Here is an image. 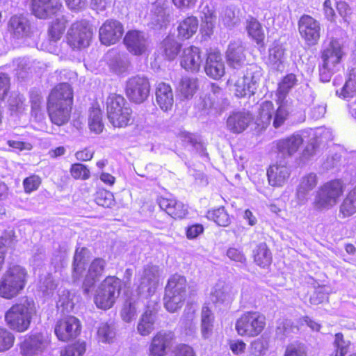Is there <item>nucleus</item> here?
Masks as SVG:
<instances>
[{"mask_svg":"<svg viewBox=\"0 0 356 356\" xmlns=\"http://www.w3.org/2000/svg\"><path fill=\"white\" fill-rule=\"evenodd\" d=\"M95 151L89 147H84L75 152V157L80 161H91L94 156Z\"/></svg>","mask_w":356,"mask_h":356,"instance_id":"56","label":"nucleus"},{"mask_svg":"<svg viewBox=\"0 0 356 356\" xmlns=\"http://www.w3.org/2000/svg\"><path fill=\"white\" fill-rule=\"evenodd\" d=\"M298 29L301 39L309 47L316 45L321 38L320 22L308 14L302 15L298 21Z\"/></svg>","mask_w":356,"mask_h":356,"instance_id":"13","label":"nucleus"},{"mask_svg":"<svg viewBox=\"0 0 356 356\" xmlns=\"http://www.w3.org/2000/svg\"><path fill=\"white\" fill-rule=\"evenodd\" d=\"M227 83L234 88L235 95L239 98L250 97L254 94L256 82L253 81L252 76L243 75L237 78L236 74H232Z\"/></svg>","mask_w":356,"mask_h":356,"instance_id":"20","label":"nucleus"},{"mask_svg":"<svg viewBox=\"0 0 356 356\" xmlns=\"http://www.w3.org/2000/svg\"><path fill=\"white\" fill-rule=\"evenodd\" d=\"M86 351V343L76 341L65 346L60 356H82Z\"/></svg>","mask_w":356,"mask_h":356,"instance_id":"50","label":"nucleus"},{"mask_svg":"<svg viewBox=\"0 0 356 356\" xmlns=\"http://www.w3.org/2000/svg\"><path fill=\"white\" fill-rule=\"evenodd\" d=\"M154 318L151 313L145 312L140 317L137 329L142 336L149 335L154 329Z\"/></svg>","mask_w":356,"mask_h":356,"instance_id":"45","label":"nucleus"},{"mask_svg":"<svg viewBox=\"0 0 356 356\" xmlns=\"http://www.w3.org/2000/svg\"><path fill=\"white\" fill-rule=\"evenodd\" d=\"M188 282L186 277L175 273L168 280L165 291L186 295Z\"/></svg>","mask_w":356,"mask_h":356,"instance_id":"38","label":"nucleus"},{"mask_svg":"<svg viewBox=\"0 0 356 356\" xmlns=\"http://www.w3.org/2000/svg\"><path fill=\"white\" fill-rule=\"evenodd\" d=\"M105 109L109 123L118 129H124L136 123L131 106L120 94L110 93L106 99Z\"/></svg>","mask_w":356,"mask_h":356,"instance_id":"3","label":"nucleus"},{"mask_svg":"<svg viewBox=\"0 0 356 356\" xmlns=\"http://www.w3.org/2000/svg\"><path fill=\"white\" fill-rule=\"evenodd\" d=\"M67 24L68 20L64 15L51 22L47 31L49 41L57 42L60 40L66 30Z\"/></svg>","mask_w":356,"mask_h":356,"instance_id":"33","label":"nucleus"},{"mask_svg":"<svg viewBox=\"0 0 356 356\" xmlns=\"http://www.w3.org/2000/svg\"><path fill=\"white\" fill-rule=\"evenodd\" d=\"M86 248H76L73 257L72 276L74 280H80L86 270Z\"/></svg>","mask_w":356,"mask_h":356,"instance_id":"35","label":"nucleus"},{"mask_svg":"<svg viewBox=\"0 0 356 356\" xmlns=\"http://www.w3.org/2000/svg\"><path fill=\"white\" fill-rule=\"evenodd\" d=\"M15 336L6 328L0 327V353L10 349L15 343Z\"/></svg>","mask_w":356,"mask_h":356,"instance_id":"48","label":"nucleus"},{"mask_svg":"<svg viewBox=\"0 0 356 356\" xmlns=\"http://www.w3.org/2000/svg\"><path fill=\"white\" fill-rule=\"evenodd\" d=\"M171 211L169 212L168 215L175 220H181L186 218L188 213L186 205L177 199H175V204L171 209Z\"/></svg>","mask_w":356,"mask_h":356,"instance_id":"51","label":"nucleus"},{"mask_svg":"<svg viewBox=\"0 0 356 356\" xmlns=\"http://www.w3.org/2000/svg\"><path fill=\"white\" fill-rule=\"evenodd\" d=\"M175 341V334L171 331L161 330L151 339L148 356H166L168 350Z\"/></svg>","mask_w":356,"mask_h":356,"instance_id":"17","label":"nucleus"},{"mask_svg":"<svg viewBox=\"0 0 356 356\" xmlns=\"http://www.w3.org/2000/svg\"><path fill=\"white\" fill-rule=\"evenodd\" d=\"M198 0H171L172 3L179 10L193 8Z\"/></svg>","mask_w":356,"mask_h":356,"instance_id":"64","label":"nucleus"},{"mask_svg":"<svg viewBox=\"0 0 356 356\" xmlns=\"http://www.w3.org/2000/svg\"><path fill=\"white\" fill-rule=\"evenodd\" d=\"M323 10L325 18L331 22H334L336 19V13L332 8L331 0H325L323 4Z\"/></svg>","mask_w":356,"mask_h":356,"instance_id":"61","label":"nucleus"},{"mask_svg":"<svg viewBox=\"0 0 356 356\" xmlns=\"http://www.w3.org/2000/svg\"><path fill=\"white\" fill-rule=\"evenodd\" d=\"M211 299L214 305L222 304L226 300V293L221 289H215L211 293Z\"/></svg>","mask_w":356,"mask_h":356,"instance_id":"63","label":"nucleus"},{"mask_svg":"<svg viewBox=\"0 0 356 356\" xmlns=\"http://www.w3.org/2000/svg\"><path fill=\"white\" fill-rule=\"evenodd\" d=\"M123 43L127 50L132 55L138 56L148 52L147 40L142 31H127L123 38Z\"/></svg>","mask_w":356,"mask_h":356,"instance_id":"15","label":"nucleus"},{"mask_svg":"<svg viewBox=\"0 0 356 356\" xmlns=\"http://www.w3.org/2000/svg\"><path fill=\"white\" fill-rule=\"evenodd\" d=\"M121 291V280L114 275L106 276L98 287L94 296L95 304L99 309H108L114 305Z\"/></svg>","mask_w":356,"mask_h":356,"instance_id":"7","label":"nucleus"},{"mask_svg":"<svg viewBox=\"0 0 356 356\" xmlns=\"http://www.w3.org/2000/svg\"><path fill=\"white\" fill-rule=\"evenodd\" d=\"M227 257L235 262L244 263L246 258L243 252L236 248L231 247L227 251Z\"/></svg>","mask_w":356,"mask_h":356,"instance_id":"58","label":"nucleus"},{"mask_svg":"<svg viewBox=\"0 0 356 356\" xmlns=\"http://www.w3.org/2000/svg\"><path fill=\"white\" fill-rule=\"evenodd\" d=\"M198 79L182 77L177 88V95L183 100L191 99L198 90Z\"/></svg>","mask_w":356,"mask_h":356,"instance_id":"29","label":"nucleus"},{"mask_svg":"<svg viewBox=\"0 0 356 356\" xmlns=\"http://www.w3.org/2000/svg\"><path fill=\"white\" fill-rule=\"evenodd\" d=\"M336 8L339 14L343 18L345 21L351 15L352 9L347 2L345 1H339L335 3Z\"/></svg>","mask_w":356,"mask_h":356,"instance_id":"57","label":"nucleus"},{"mask_svg":"<svg viewBox=\"0 0 356 356\" xmlns=\"http://www.w3.org/2000/svg\"><path fill=\"white\" fill-rule=\"evenodd\" d=\"M25 268L17 264L9 265L0 279V297L12 300L18 296L27 283Z\"/></svg>","mask_w":356,"mask_h":356,"instance_id":"4","label":"nucleus"},{"mask_svg":"<svg viewBox=\"0 0 356 356\" xmlns=\"http://www.w3.org/2000/svg\"><path fill=\"white\" fill-rule=\"evenodd\" d=\"M172 356H196V353L188 344L179 343L173 349Z\"/></svg>","mask_w":356,"mask_h":356,"instance_id":"52","label":"nucleus"},{"mask_svg":"<svg viewBox=\"0 0 356 356\" xmlns=\"http://www.w3.org/2000/svg\"><path fill=\"white\" fill-rule=\"evenodd\" d=\"M303 140L300 136L292 135L288 138L278 140L277 148L282 156H291L298 150Z\"/></svg>","mask_w":356,"mask_h":356,"instance_id":"30","label":"nucleus"},{"mask_svg":"<svg viewBox=\"0 0 356 356\" xmlns=\"http://www.w3.org/2000/svg\"><path fill=\"white\" fill-rule=\"evenodd\" d=\"M179 63L182 68L192 73L200 72L202 63V52L200 47L190 45L181 51Z\"/></svg>","mask_w":356,"mask_h":356,"instance_id":"16","label":"nucleus"},{"mask_svg":"<svg viewBox=\"0 0 356 356\" xmlns=\"http://www.w3.org/2000/svg\"><path fill=\"white\" fill-rule=\"evenodd\" d=\"M343 56L341 46L337 41H331L329 46L321 52V63L318 69L322 82H329Z\"/></svg>","mask_w":356,"mask_h":356,"instance_id":"8","label":"nucleus"},{"mask_svg":"<svg viewBox=\"0 0 356 356\" xmlns=\"http://www.w3.org/2000/svg\"><path fill=\"white\" fill-rule=\"evenodd\" d=\"M245 29L248 38L255 43L259 48L266 46V34L263 24L254 17L249 16L245 21Z\"/></svg>","mask_w":356,"mask_h":356,"instance_id":"24","label":"nucleus"},{"mask_svg":"<svg viewBox=\"0 0 356 356\" xmlns=\"http://www.w3.org/2000/svg\"><path fill=\"white\" fill-rule=\"evenodd\" d=\"M10 79L5 74H0V102L4 100L10 90Z\"/></svg>","mask_w":356,"mask_h":356,"instance_id":"60","label":"nucleus"},{"mask_svg":"<svg viewBox=\"0 0 356 356\" xmlns=\"http://www.w3.org/2000/svg\"><path fill=\"white\" fill-rule=\"evenodd\" d=\"M186 295L165 291L163 301L165 308L170 312H175L184 306Z\"/></svg>","mask_w":356,"mask_h":356,"instance_id":"40","label":"nucleus"},{"mask_svg":"<svg viewBox=\"0 0 356 356\" xmlns=\"http://www.w3.org/2000/svg\"><path fill=\"white\" fill-rule=\"evenodd\" d=\"M229 348L236 355L245 353L246 349V343L242 339H236L229 343Z\"/></svg>","mask_w":356,"mask_h":356,"instance_id":"62","label":"nucleus"},{"mask_svg":"<svg viewBox=\"0 0 356 356\" xmlns=\"http://www.w3.org/2000/svg\"><path fill=\"white\" fill-rule=\"evenodd\" d=\"M92 35V29L88 22L78 20L73 22L68 29L65 42L73 51L81 50L90 45Z\"/></svg>","mask_w":356,"mask_h":356,"instance_id":"9","label":"nucleus"},{"mask_svg":"<svg viewBox=\"0 0 356 356\" xmlns=\"http://www.w3.org/2000/svg\"><path fill=\"white\" fill-rule=\"evenodd\" d=\"M204 228L202 224L195 223L186 227L185 234L188 239L192 240L203 234Z\"/></svg>","mask_w":356,"mask_h":356,"instance_id":"53","label":"nucleus"},{"mask_svg":"<svg viewBox=\"0 0 356 356\" xmlns=\"http://www.w3.org/2000/svg\"><path fill=\"white\" fill-rule=\"evenodd\" d=\"M318 184V178L316 174L309 173L303 176L296 189L298 197H304L310 191L314 190Z\"/></svg>","mask_w":356,"mask_h":356,"instance_id":"42","label":"nucleus"},{"mask_svg":"<svg viewBox=\"0 0 356 356\" xmlns=\"http://www.w3.org/2000/svg\"><path fill=\"white\" fill-rule=\"evenodd\" d=\"M289 117V111L284 106H279L275 109L273 103L266 100L263 102L259 108L257 117L258 124L263 127L273 126L277 129L284 124Z\"/></svg>","mask_w":356,"mask_h":356,"instance_id":"10","label":"nucleus"},{"mask_svg":"<svg viewBox=\"0 0 356 356\" xmlns=\"http://www.w3.org/2000/svg\"><path fill=\"white\" fill-rule=\"evenodd\" d=\"M345 191V184L340 179H334L323 184L318 189L313 207L316 211L327 210L335 206Z\"/></svg>","mask_w":356,"mask_h":356,"instance_id":"5","label":"nucleus"},{"mask_svg":"<svg viewBox=\"0 0 356 356\" xmlns=\"http://www.w3.org/2000/svg\"><path fill=\"white\" fill-rule=\"evenodd\" d=\"M35 304L28 296L22 297L5 312L4 319L8 327L16 332L29 330L33 316H36Z\"/></svg>","mask_w":356,"mask_h":356,"instance_id":"2","label":"nucleus"},{"mask_svg":"<svg viewBox=\"0 0 356 356\" xmlns=\"http://www.w3.org/2000/svg\"><path fill=\"white\" fill-rule=\"evenodd\" d=\"M204 72L210 78L220 79L225 74V67L219 51L207 53Z\"/></svg>","mask_w":356,"mask_h":356,"instance_id":"19","label":"nucleus"},{"mask_svg":"<svg viewBox=\"0 0 356 356\" xmlns=\"http://www.w3.org/2000/svg\"><path fill=\"white\" fill-rule=\"evenodd\" d=\"M136 313V309L134 303L129 302L124 305L121 316L123 320L129 322Z\"/></svg>","mask_w":356,"mask_h":356,"instance_id":"59","label":"nucleus"},{"mask_svg":"<svg viewBox=\"0 0 356 356\" xmlns=\"http://www.w3.org/2000/svg\"><path fill=\"white\" fill-rule=\"evenodd\" d=\"M297 79L295 74L291 73L285 75L280 83V88L285 92H288L296 85Z\"/></svg>","mask_w":356,"mask_h":356,"instance_id":"54","label":"nucleus"},{"mask_svg":"<svg viewBox=\"0 0 356 356\" xmlns=\"http://www.w3.org/2000/svg\"><path fill=\"white\" fill-rule=\"evenodd\" d=\"M205 216L218 226L227 227L231 223V218L223 206L208 210Z\"/></svg>","mask_w":356,"mask_h":356,"instance_id":"41","label":"nucleus"},{"mask_svg":"<svg viewBox=\"0 0 356 356\" xmlns=\"http://www.w3.org/2000/svg\"><path fill=\"white\" fill-rule=\"evenodd\" d=\"M254 262L262 268L270 266L273 262V254L267 243L262 242L257 245L252 252Z\"/></svg>","mask_w":356,"mask_h":356,"instance_id":"28","label":"nucleus"},{"mask_svg":"<svg viewBox=\"0 0 356 356\" xmlns=\"http://www.w3.org/2000/svg\"><path fill=\"white\" fill-rule=\"evenodd\" d=\"M20 353L23 356H35L46 348V343L38 334H26L19 343Z\"/></svg>","mask_w":356,"mask_h":356,"instance_id":"22","label":"nucleus"},{"mask_svg":"<svg viewBox=\"0 0 356 356\" xmlns=\"http://www.w3.org/2000/svg\"><path fill=\"white\" fill-rule=\"evenodd\" d=\"M250 119L248 112L233 113L227 119V127L232 132L239 134L248 127Z\"/></svg>","mask_w":356,"mask_h":356,"instance_id":"31","label":"nucleus"},{"mask_svg":"<svg viewBox=\"0 0 356 356\" xmlns=\"http://www.w3.org/2000/svg\"><path fill=\"white\" fill-rule=\"evenodd\" d=\"M214 315L208 305H203L201 309V333L204 339L209 338L213 329Z\"/></svg>","mask_w":356,"mask_h":356,"instance_id":"39","label":"nucleus"},{"mask_svg":"<svg viewBox=\"0 0 356 356\" xmlns=\"http://www.w3.org/2000/svg\"><path fill=\"white\" fill-rule=\"evenodd\" d=\"M31 13L37 18L46 19L63 10L60 0H31Z\"/></svg>","mask_w":356,"mask_h":356,"instance_id":"18","label":"nucleus"},{"mask_svg":"<svg viewBox=\"0 0 356 356\" xmlns=\"http://www.w3.org/2000/svg\"><path fill=\"white\" fill-rule=\"evenodd\" d=\"M124 33L123 24L114 19H106L99 30L100 42L106 46H111L118 42Z\"/></svg>","mask_w":356,"mask_h":356,"instance_id":"14","label":"nucleus"},{"mask_svg":"<svg viewBox=\"0 0 356 356\" xmlns=\"http://www.w3.org/2000/svg\"><path fill=\"white\" fill-rule=\"evenodd\" d=\"M150 90L151 85L147 77L135 75L127 80L124 93L131 102L140 104L147 99L150 94Z\"/></svg>","mask_w":356,"mask_h":356,"instance_id":"11","label":"nucleus"},{"mask_svg":"<svg viewBox=\"0 0 356 356\" xmlns=\"http://www.w3.org/2000/svg\"><path fill=\"white\" fill-rule=\"evenodd\" d=\"M88 124L90 131L95 134H101L104 129L102 111L97 104L89 109Z\"/></svg>","mask_w":356,"mask_h":356,"instance_id":"36","label":"nucleus"},{"mask_svg":"<svg viewBox=\"0 0 356 356\" xmlns=\"http://www.w3.org/2000/svg\"><path fill=\"white\" fill-rule=\"evenodd\" d=\"M94 200L97 204L104 208H111L115 204L113 194L105 188L97 190Z\"/></svg>","mask_w":356,"mask_h":356,"instance_id":"43","label":"nucleus"},{"mask_svg":"<svg viewBox=\"0 0 356 356\" xmlns=\"http://www.w3.org/2000/svg\"><path fill=\"white\" fill-rule=\"evenodd\" d=\"M199 22L197 17L190 15L184 17L177 25V37L182 40H189L197 31Z\"/></svg>","mask_w":356,"mask_h":356,"instance_id":"27","label":"nucleus"},{"mask_svg":"<svg viewBox=\"0 0 356 356\" xmlns=\"http://www.w3.org/2000/svg\"><path fill=\"white\" fill-rule=\"evenodd\" d=\"M156 286L154 273L150 270H145L136 287V292L138 296L146 292L148 296H152L155 293Z\"/></svg>","mask_w":356,"mask_h":356,"instance_id":"34","label":"nucleus"},{"mask_svg":"<svg viewBox=\"0 0 356 356\" xmlns=\"http://www.w3.org/2000/svg\"><path fill=\"white\" fill-rule=\"evenodd\" d=\"M156 102L161 110L168 111L172 109L174 97L172 88L165 82L159 83L155 88Z\"/></svg>","mask_w":356,"mask_h":356,"instance_id":"25","label":"nucleus"},{"mask_svg":"<svg viewBox=\"0 0 356 356\" xmlns=\"http://www.w3.org/2000/svg\"><path fill=\"white\" fill-rule=\"evenodd\" d=\"M225 58L229 67H242L246 59L243 47L237 43L229 44L225 53Z\"/></svg>","mask_w":356,"mask_h":356,"instance_id":"26","label":"nucleus"},{"mask_svg":"<svg viewBox=\"0 0 356 356\" xmlns=\"http://www.w3.org/2000/svg\"><path fill=\"white\" fill-rule=\"evenodd\" d=\"M164 54L168 60H173L180 51L181 44L174 38L168 36L163 41Z\"/></svg>","mask_w":356,"mask_h":356,"instance_id":"46","label":"nucleus"},{"mask_svg":"<svg viewBox=\"0 0 356 356\" xmlns=\"http://www.w3.org/2000/svg\"><path fill=\"white\" fill-rule=\"evenodd\" d=\"M283 356H308L307 348L302 343H291L286 346Z\"/></svg>","mask_w":356,"mask_h":356,"instance_id":"49","label":"nucleus"},{"mask_svg":"<svg viewBox=\"0 0 356 356\" xmlns=\"http://www.w3.org/2000/svg\"><path fill=\"white\" fill-rule=\"evenodd\" d=\"M339 216L345 218L356 213V186L350 189L339 206Z\"/></svg>","mask_w":356,"mask_h":356,"instance_id":"37","label":"nucleus"},{"mask_svg":"<svg viewBox=\"0 0 356 356\" xmlns=\"http://www.w3.org/2000/svg\"><path fill=\"white\" fill-rule=\"evenodd\" d=\"M69 172L71 177L75 180L86 181L91 177L90 169L82 163H72L70 167Z\"/></svg>","mask_w":356,"mask_h":356,"instance_id":"44","label":"nucleus"},{"mask_svg":"<svg viewBox=\"0 0 356 356\" xmlns=\"http://www.w3.org/2000/svg\"><path fill=\"white\" fill-rule=\"evenodd\" d=\"M8 30L16 38L26 36L30 30L29 21L22 15H13L8 22Z\"/></svg>","mask_w":356,"mask_h":356,"instance_id":"32","label":"nucleus"},{"mask_svg":"<svg viewBox=\"0 0 356 356\" xmlns=\"http://www.w3.org/2000/svg\"><path fill=\"white\" fill-rule=\"evenodd\" d=\"M81 332V322L73 315H67L59 318L54 327V333L57 339L63 342L76 339Z\"/></svg>","mask_w":356,"mask_h":356,"instance_id":"12","label":"nucleus"},{"mask_svg":"<svg viewBox=\"0 0 356 356\" xmlns=\"http://www.w3.org/2000/svg\"><path fill=\"white\" fill-rule=\"evenodd\" d=\"M106 266V261L102 257H95L92 260L83 282L86 293H88L90 289L102 277Z\"/></svg>","mask_w":356,"mask_h":356,"instance_id":"23","label":"nucleus"},{"mask_svg":"<svg viewBox=\"0 0 356 356\" xmlns=\"http://www.w3.org/2000/svg\"><path fill=\"white\" fill-rule=\"evenodd\" d=\"M174 197L160 196L157 198L156 202L159 208L164 211L166 213H169L171 211V209L175 204Z\"/></svg>","mask_w":356,"mask_h":356,"instance_id":"55","label":"nucleus"},{"mask_svg":"<svg viewBox=\"0 0 356 356\" xmlns=\"http://www.w3.org/2000/svg\"><path fill=\"white\" fill-rule=\"evenodd\" d=\"M266 327V317L257 311L243 312L235 322V330L238 335L246 338H254L260 335Z\"/></svg>","mask_w":356,"mask_h":356,"instance_id":"6","label":"nucleus"},{"mask_svg":"<svg viewBox=\"0 0 356 356\" xmlns=\"http://www.w3.org/2000/svg\"><path fill=\"white\" fill-rule=\"evenodd\" d=\"M74 104V92L70 83L61 82L54 86L46 98V110L51 123L58 127L67 124Z\"/></svg>","mask_w":356,"mask_h":356,"instance_id":"1","label":"nucleus"},{"mask_svg":"<svg viewBox=\"0 0 356 356\" xmlns=\"http://www.w3.org/2000/svg\"><path fill=\"white\" fill-rule=\"evenodd\" d=\"M22 184L24 193L31 194L38 190L42 184V178L38 175L31 174L24 179Z\"/></svg>","mask_w":356,"mask_h":356,"instance_id":"47","label":"nucleus"},{"mask_svg":"<svg viewBox=\"0 0 356 356\" xmlns=\"http://www.w3.org/2000/svg\"><path fill=\"white\" fill-rule=\"evenodd\" d=\"M267 179L269 184L273 187L284 186L291 175V170L286 163H275L267 168Z\"/></svg>","mask_w":356,"mask_h":356,"instance_id":"21","label":"nucleus"}]
</instances>
